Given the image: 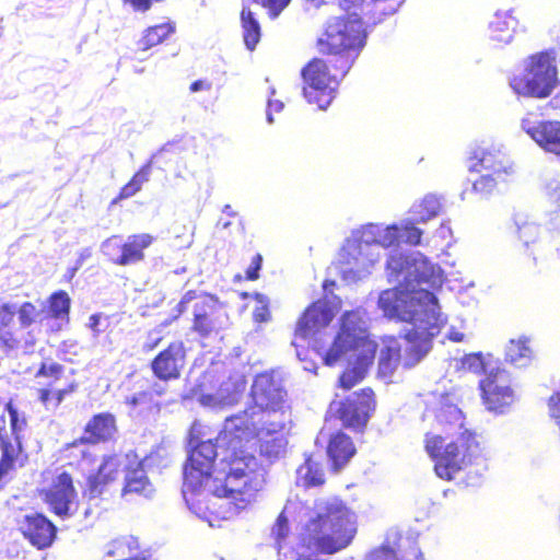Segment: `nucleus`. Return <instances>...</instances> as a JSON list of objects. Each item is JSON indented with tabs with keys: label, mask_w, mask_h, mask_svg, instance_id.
I'll return each instance as SVG.
<instances>
[{
	"label": "nucleus",
	"mask_w": 560,
	"mask_h": 560,
	"mask_svg": "<svg viewBox=\"0 0 560 560\" xmlns=\"http://www.w3.org/2000/svg\"><path fill=\"white\" fill-rule=\"evenodd\" d=\"M144 463L141 462L136 468H129L125 475V487L122 495L137 494L149 499L154 493V487L150 482L144 470Z\"/></svg>",
	"instance_id": "24"
},
{
	"label": "nucleus",
	"mask_w": 560,
	"mask_h": 560,
	"mask_svg": "<svg viewBox=\"0 0 560 560\" xmlns=\"http://www.w3.org/2000/svg\"><path fill=\"white\" fill-rule=\"evenodd\" d=\"M196 298L195 295V292L194 291H188L182 299V301L178 303V313L176 316H178L179 314H182L185 308H186V304L189 303L190 301H192L194 299Z\"/></svg>",
	"instance_id": "56"
},
{
	"label": "nucleus",
	"mask_w": 560,
	"mask_h": 560,
	"mask_svg": "<svg viewBox=\"0 0 560 560\" xmlns=\"http://www.w3.org/2000/svg\"><path fill=\"white\" fill-rule=\"evenodd\" d=\"M46 501L52 512L61 518L70 517L77 512V492L69 474L62 472L57 476L46 493Z\"/></svg>",
	"instance_id": "17"
},
{
	"label": "nucleus",
	"mask_w": 560,
	"mask_h": 560,
	"mask_svg": "<svg viewBox=\"0 0 560 560\" xmlns=\"http://www.w3.org/2000/svg\"><path fill=\"white\" fill-rule=\"evenodd\" d=\"M504 179V176H502V178H498V176L492 174H483L479 179L474 182L472 191L480 195L481 197H488L494 191L498 182Z\"/></svg>",
	"instance_id": "42"
},
{
	"label": "nucleus",
	"mask_w": 560,
	"mask_h": 560,
	"mask_svg": "<svg viewBox=\"0 0 560 560\" xmlns=\"http://www.w3.org/2000/svg\"><path fill=\"white\" fill-rule=\"evenodd\" d=\"M374 393L364 388L361 393H353L346 401L330 402L327 415L338 418L347 428L362 430L375 408Z\"/></svg>",
	"instance_id": "12"
},
{
	"label": "nucleus",
	"mask_w": 560,
	"mask_h": 560,
	"mask_svg": "<svg viewBox=\"0 0 560 560\" xmlns=\"http://www.w3.org/2000/svg\"><path fill=\"white\" fill-rule=\"evenodd\" d=\"M296 482L304 487L319 486L324 482V472L319 464L311 457L296 469Z\"/></svg>",
	"instance_id": "32"
},
{
	"label": "nucleus",
	"mask_w": 560,
	"mask_h": 560,
	"mask_svg": "<svg viewBox=\"0 0 560 560\" xmlns=\"http://www.w3.org/2000/svg\"><path fill=\"white\" fill-rule=\"evenodd\" d=\"M327 454L336 470L342 468L355 454V447L350 436L343 432H337L330 436Z\"/></svg>",
	"instance_id": "25"
},
{
	"label": "nucleus",
	"mask_w": 560,
	"mask_h": 560,
	"mask_svg": "<svg viewBox=\"0 0 560 560\" xmlns=\"http://www.w3.org/2000/svg\"><path fill=\"white\" fill-rule=\"evenodd\" d=\"M241 22L244 43L249 50H253L260 39V25L256 20L254 12L245 4L241 12Z\"/></svg>",
	"instance_id": "31"
},
{
	"label": "nucleus",
	"mask_w": 560,
	"mask_h": 560,
	"mask_svg": "<svg viewBox=\"0 0 560 560\" xmlns=\"http://www.w3.org/2000/svg\"><path fill=\"white\" fill-rule=\"evenodd\" d=\"M149 392H151L152 395L162 396L165 393V387L159 383H154Z\"/></svg>",
	"instance_id": "63"
},
{
	"label": "nucleus",
	"mask_w": 560,
	"mask_h": 560,
	"mask_svg": "<svg viewBox=\"0 0 560 560\" xmlns=\"http://www.w3.org/2000/svg\"><path fill=\"white\" fill-rule=\"evenodd\" d=\"M401 340L396 337H386L383 340V347L378 360V376L387 380L396 370L399 360L401 359Z\"/></svg>",
	"instance_id": "26"
},
{
	"label": "nucleus",
	"mask_w": 560,
	"mask_h": 560,
	"mask_svg": "<svg viewBox=\"0 0 560 560\" xmlns=\"http://www.w3.org/2000/svg\"><path fill=\"white\" fill-rule=\"evenodd\" d=\"M300 539L308 550L332 555L345 549L357 528L354 514L337 498H320L302 506Z\"/></svg>",
	"instance_id": "5"
},
{
	"label": "nucleus",
	"mask_w": 560,
	"mask_h": 560,
	"mask_svg": "<svg viewBox=\"0 0 560 560\" xmlns=\"http://www.w3.org/2000/svg\"><path fill=\"white\" fill-rule=\"evenodd\" d=\"M522 129L546 152L560 155V121L522 119Z\"/></svg>",
	"instance_id": "19"
},
{
	"label": "nucleus",
	"mask_w": 560,
	"mask_h": 560,
	"mask_svg": "<svg viewBox=\"0 0 560 560\" xmlns=\"http://www.w3.org/2000/svg\"><path fill=\"white\" fill-rule=\"evenodd\" d=\"M119 545H126L128 546L129 549L131 548H137L138 547V541L136 538L133 537H128V538H124L122 540L120 541H117Z\"/></svg>",
	"instance_id": "61"
},
{
	"label": "nucleus",
	"mask_w": 560,
	"mask_h": 560,
	"mask_svg": "<svg viewBox=\"0 0 560 560\" xmlns=\"http://www.w3.org/2000/svg\"><path fill=\"white\" fill-rule=\"evenodd\" d=\"M436 422L443 427L447 436L456 440L446 442L442 435H427L425 450L434 460L436 475L446 480L455 474L470 468L469 472L482 474L488 468V456L474 433L464 428V417L455 405L442 406L435 415Z\"/></svg>",
	"instance_id": "3"
},
{
	"label": "nucleus",
	"mask_w": 560,
	"mask_h": 560,
	"mask_svg": "<svg viewBox=\"0 0 560 560\" xmlns=\"http://www.w3.org/2000/svg\"><path fill=\"white\" fill-rule=\"evenodd\" d=\"M290 415L270 419L269 413L255 411L226 417L215 439L194 444L190 441L188 459L184 466L183 495L211 493L234 501L244 509L264 483V472L257 458L243 450V442L256 438L259 453L269 462L284 456L288 439L284 430Z\"/></svg>",
	"instance_id": "1"
},
{
	"label": "nucleus",
	"mask_w": 560,
	"mask_h": 560,
	"mask_svg": "<svg viewBox=\"0 0 560 560\" xmlns=\"http://www.w3.org/2000/svg\"><path fill=\"white\" fill-rule=\"evenodd\" d=\"M475 159L478 160V164L481 170L487 171V174H492L498 176V178H502V176H506L512 172V165L509 160L502 154L500 151H485L481 150L479 153L475 154ZM477 171V164L472 166Z\"/></svg>",
	"instance_id": "27"
},
{
	"label": "nucleus",
	"mask_w": 560,
	"mask_h": 560,
	"mask_svg": "<svg viewBox=\"0 0 560 560\" xmlns=\"http://www.w3.org/2000/svg\"><path fill=\"white\" fill-rule=\"evenodd\" d=\"M186 364V350L183 341H174L161 351L151 362V370L160 381L177 380Z\"/></svg>",
	"instance_id": "18"
},
{
	"label": "nucleus",
	"mask_w": 560,
	"mask_h": 560,
	"mask_svg": "<svg viewBox=\"0 0 560 560\" xmlns=\"http://www.w3.org/2000/svg\"><path fill=\"white\" fill-rule=\"evenodd\" d=\"M399 225L368 223L353 229L345 238L335 261L328 268L330 276L342 280H364L373 276L382 259V248L400 243Z\"/></svg>",
	"instance_id": "4"
},
{
	"label": "nucleus",
	"mask_w": 560,
	"mask_h": 560,
	"mask_svg": "<svg viewBox=\"0 0 560 560\" xmlns=\"http://www.w3.org/2000/svg\"><path fill=\"white\" fill-rule=\"evenodd\" d=\"M418 220L415 219H404L401 220L399 223H397L399 225V234H401L402 236H400V241L409 244V245H418L420 244V238H421V235H422V231L420 229H418L416 226V224H418Z\"/></svg>",
	"instance_id": "39"
},
{
	"label": "nucleus",
	"mask_w": 560,
	"mask_h": 560,
	"mask_svg": "<svg viewBox=\"0 0 560 560\" xmlns=\"http://www.w3.org/2000/svg\"><path fill=\"white\" fill-rule=\"evenodd\" d=\"M69 311L70 298L66 292L59 291L50 296L49 312L55 318L68 323Z\"/></svg>",
	"instance_id": "38"
},
{
	"label": "nucleus",
	"mask_w": 560,
	"mask_h": 560,
	"mask_svg": "<svg viewBox=\"0 0 560 560\" xmlns=\"http://www.w3.org/2000/svg\"><path fill=\"white\" fill-rule=\"evenodd\" d=\"M108 324V318L102 314H93L89 319V327L95 335L103 332Z\"/></svg>",
	"instance_id": "45"
},
{
	"label": "nucleus",
	"mask_w": 560,
	"mask_h": 560,
	"mask_svg": "<svg viewBox=\"0 0 560 560\" xmlns=\"http://www.w3.org/2000/svg\"><path fill=\"white\" fill-rule=\"evenodd\" d=\"M527 342V339L510 340L505 348V360L517 368L527 366L533 355Z\"/></svg>",
	"instance_id": "30"
},
{
	"label": "nucleus",
	"mask_w": 560,
	"mask_h": 560,
	"mask_svg": "<svg viewBox=\"0 0 560 560\" xmlns=\"http://www.w3.org/2000/svg\"><path fill=\"white\" fill-rule=\"evenodd\" d=\"M558 83L555 57L550 52H540L529 57L524 72L510 81L513 91L523 96L548 97Z\"/></svg>",
	"instance_id": "8"
},
{
	"label": "nucleus",
	"mask_w": 560,
	"mask_h": 560,
	"mask_svg": "<svg viewBox=\"0 0 560 560\" xmlns=\"http://www.w3.org/2000/svg\"><path fill=\"white\" fill-rule=\"evenodd\" d=\"M299 504L300 503L289 501L285 504L281 514L278 516L276 524L273 525L272 532H271V534L278 545H280V542L288 537V534L290 532L289 523H288V514H291L293 511H295Z\"/></svg>",
	"instance_id": "37"
},
{
	"label": "nucleus",
	"mask_w": 560,
	"mask_h": 560,
	"mask_svg": "<svg viewBox=\"0 0 560 560\" xmlns=\"http://www.w3.org/2000/svg\"><path fill=\"white\" fill-rule=\"evenodd\" d=\"M150 175V163L144 165L133 177L130 182H132L139 189L141 188L142 184L149 180Z\"/></svg>",
	"instance_id": "49"
},
{
	"label": "nucleus",
	"mask_w": 560,
	"mask_h": 560,
	"mask_svg": "<svg viewBox=\"0 0 560 560\" xmlns=\"http://www.w3.org/2000/svg\"><path fill=\"white\" fill-rule=\"evenodd\" d=\"M302 77L306 84L303 89L305 98L308 103H316L319 109H326L339 84L337 74L329 72L325 60L314 59L302 70Z\"/></svg>",
	"instance_id": "11"
},
{
	"label": "nucleus",
	"mask_w": 560,
	"mask_h": 560,
	"mask_svg": "<svg viewBox=\"0 0 560 560\" xmlns=\"http://www.w3.org/2000/svg\"><path fill=\"white\" fill-rule=\"evenodd\" d=\"M340 304L341 301L337 296H334L331 306L328 305L327 301H317L313 303L299 319L292 345L299 348V339L306 341L319 329L326 327L332 320L335 312Z\"/></svg>",
	"instance_id": "16"
},
{
	"label": "nucleus",
	"mask_w": 560,
	"mask_h": 560,
	"mask_svg": "<svg viewBox=\"0 0 560 560\" xmlns=\"http://www.w3.org/2000/svg\"><path fill=\"white\" fill-rule=\"evenodd\" d=\"M1 409H5V413H9L12 432L15 434L16 441H19V433L26 427L25 417L20 415L11 400L3 404Z\"/></svg>",
	"instance_id": "43"
},
{
	"label": "nucleus",
	"mask_w": 560,
	"mask_h": 560,
	"mask_svg": "<svg viewBox=\"0 0 560 560\" xmlns=\"http://www.w3.org/2000/svg\"><path fill=\"white\" fill-rule=\"evenodd\" d=\"M283 108V103L281 101H272V100H269L268 101V105H267V121L269 124H272L273 122V117H272V112H281Z\"/></svg>",
	"instance_id": "50"
},
{
	"label": "nucleus",
	"mask_w": 560,
	"mask_h": 560,
	"mask_svg": "<svg viewBox=\"0 0 560 560\" xmlns=\"http://www.w3.org/2000/svg\"><path fill=\"white\" fill-rule=\"evenodd\" d=\"M254 318L258 323H265L269 319V311L266 306L259 307L254 312Z\"/></svg>",
	"instance_id": "55"
},
{
	"label": "nucleus",
	"mask_w": 560,
	"mask_h": 560,
	"mask_svg": "<svg viewBox=\"0 0 560 560\" xmlns=\"http://www.w3.org/2000/svg\"><path fill=\"white\" fill-rule=\"evenodd\" d=\"M125 402L132 409H138L139 413L142 415H155L160 412V402L153 399L151 392L142 390L135 393L127 396Z\"/></svg>",
	"instance_id": "34"
},
{
	"label": "nucleus",
	"mask_w": 560,
	"mask_h": 560,
	"mask_svg": "<svg viewBox=\"0 0 560 560\" xmlns=\"http://www.w3.org/2000/svg\"><path fill=\"white\" fill-rule=\"evenodd\" d=\"M35 323L30 328H21L19 325L14 331H18V336L21 339L19 347L14 348L12 351H22L24 354L32 353L34 351V346L37 339V334L39 329L34 327Z\"/></svg>",
	"instance_id": "40"
},
{
	"label": "nucleus",
	"mask_w": 560,
	"mask_h": 560,
	"mask_svg": "<svg viewBox=\"0 0 560 560\" xmlns=\"http://www.w3.org/2000/svg\"><path fill=\"white\" fill-rule=\"evenodd\" d=\"M160 341V337H154V334L150 332L148 337V342L145 343L144 348H147L148 350H152L159 345Z\"/></svg>",
	"instance_id": "58"
},
{
	"label": "nucleus",
	"mask_w": 560,
	"mask_h": 560,
	"mask_svg": "<svg viewBox=\"0 0 560 560\" xmlns=\"http://www.w3.org/2000/svg\"><path fill=\"white\" fill-rule=\"evenodd\" d=\"M385 276L396 280H443V271L420 253L392 249L385 260Z\"/></svg>",
	"instance_id": "10"
},
{
	"label": "nucleus",
	"mask_w": 560,
	"mask_h": 560,
	"mask_svg": "<svg viewBox=\"0 0 560 560\" xmlns=\"http://www.w3.org/2000/svg\"><path fill=\"white\" fill-rule=\"evenodd\" d=\"M116 432V420L112 413L95 415L85 425L83 435L73 443L97 444L110 440Z\"/></svg>",
	"instance_id": "21"
},
{
	"label": "nucleus",
	"mask_w": 560,
	"mask_h": 560,
	"mask_svg": "<svg viewBox=\"0 0 560 560\" xmlns=\"http://www.w3.org/2000/svg\"><path fill=\"white\" fill-rule=\"evenodd\" d=\"M139 190L140 189L132 182H129L127 185L122 187L120 191V198H129Z\"/></svg>",
	"instance_id": "53"
},
{
	"label": "nucleus",
	"mask_w": 560,
	"mask_h": 560,
	"mask_svg": "<svg viewBox=\"0 0 560 560\" xmlns=\"http://www.w3.org/2000/svg\"><path fill=\"white\" fill-rule=\"evenodd\" d=\"M291 0H264V7L269 10L271 18H277Z\"/></svg>",
	"instance_id": "46"
},
{
	"label": "nucleus",
	"mask_w": 560,
	"mask_h": 560,
	"mask_svg": "<svg viewBox=\"0 0 560 560\" xmlns=\"http://www.w3.org/2000/svg\"><path fill=\"white\" fill-rule=\"evenodd\" d=\"M376 348V343L369 339L364 323L360 320L358 314L347 313L342 317L340 331L324 360L327 365H332L343 354L351 352L348 359L351 366L339 377L340 387L350 389L364 377L374 360Z\"/></svg>",
	"instance_id": "7"
},
{
	"label": "nucleus",
	"mask_w": 560,
	"mask_h": 560,
	"mask_svg": "<svg viewBox=\"0 0 560 560\" xmlns=\"http://www.w3.org/2000/svg\"><path fill=\"white\" fill-rule=\"evenodd\" d=\"M175 32L174 23H162L155 26L148 27L142 38L139 40V46L143 50H148L153 46L162 43L167 36Z\"/></svg>",
	"instance_id": "33"
},
{
	"label": "nucleus",
	"mask_w": 560,
	"mask_h": 560,
	"mask_svg": "<svg viewBox=\"0 0 560 560\" xmlns=\"http://www.w3.org/2000/svg\"><path fill=\"white\" fill-rule=\"evenodd\" d=\"M395 289L385 290L378 298V306L385 316L409 325L405 329V357L402 365L413 368L430 351L432 339L446 323L436 296L425 289H416L413 282H399Z\"/></svg>",
	"instance_id": "2"
},
{
	"label": "nucleus",
	"mask_w": 560,
	"mask_h": 560,
	"mask_svg": "<svg viewBox=\"0 0 560 560\" xmlns=\"http://www.w3.org/2000/svg\"><path fill=\"white\" fill-rule=\"evenodd\" d=\"M119 466V457H106L100 466L97 472L89 477L85 494L89 495L90 499H95L101 495L105 487L117 478Z\"/></svg>",
	"instance_id": "22"
},
{
	"label": "nucleus",
	"mask_w": 560,
	"mask_h": 560,
	"mask_svg": "<svg viewBox=\"0 0 560 560\" xmlns=\"http://www.w3.org/2000/svg\"><path fill=\"white\" fill-rule=\"evenodd\" d=\"M153 242V236L147 233L129 235L126 240L113 235L102 243V253L110 261L119 266L137 264L144 258L143 250Z\"/></svg>",
	"instance_id": "15"
},
{
	"label": "nucleus",
	"mask_w": 560,
	"mask_h": 560,
	"mask_svg": "<svg viewBox=\"0 0 560 560\" xmlns=\"http://www.w3.org/2000/svg\"><path fill=\"white\" fill-rule=\"evenodd\" d=\"M250 395L255 406L240 412L248 415L255 411L269 413L270 419H281V413L290 415L285 410L287 390L279 373L264 372L256 375L252 385Z\"/></svg>",
	"instance_id": "9"
},
{
	"label": "nucleus",
	"mask_w": 560,
	"mask_h": 560,
	"mask_svg": "<svg viewBox=\"0 0 560 560\" xmlns=\"http://www.w3.org/2000/svg\"><path fill=\"white\" fill-rule=\"evenodd\" d=\"M262 257L257 254L254 256L252 264L246 270L247 280H257L259 277V270L261 268Z\"/></svg>",
	"instance_id": "47"
},
{
	"label": "nucleus",
	"mask_w": 560,
	"mask_h": 560,
	"mask_svg": "<svg viewBox=\"0 0 560 560\" xmlns=\"http://www.w3.org/2000/svg\"><path fill=\"white\" fill-rule=\"evenodd\" d=\"M1 446H2V457L1 458L14 463L15 455H16L14 446L11 443L4 442V441H2Z\"/></svg>",
	"instance_id": "51"
},
{
	"label": "nucleus",
	"mask_w": 560,
	"mask_h": 560,
	"mask_svg": "<svg viewBox=\"0 0 560 560\" xmlns=\"http://www.w3.org/2000/svg\"><path fill=\"white\" fill-rule=\"evenodd\" d=\"M405 0H341L340 5L343 10L353 12L346 16L332 18L328 21L324 37L319 39L322 51L335 55L336 60H329V63L336 71H340L342 77L352 66L350 51L360 49L364 46L365 33L361 15L355 11L360 8L363 11L364 5L370 2L375 3L377 10L385 14H394Z\"/></svg>",
	"instance_id": "6"
},
{
	"label": "nucleus",
	"mask_w": 560,
	"mask_h": 560,
	"mask_svg": "<svg viewBox=\"0 0 560 560\" xmlns=\"http://www.w3.org/2000/svg\"><path fill=\"white\" fill-rule=\"evenodd\" d=\"M551 189H552V191L550 192V197L558 205V207L560 209V186H557Z\"/></svg>",
	"instance_id": "64"
},
{
	"label": "nucleus",
	"mask_w": 560,
	"mask_h": 560,
	"mask_svg": "<svg viewBox=\"0 0 560 560\" xmlns=\"http://www.w3.org/2000/svg\"><path fill=\"white\" fill-rule=\"evenodd\" d=\"M22 532L33 546L44 549L52 544L57 528L46 516L35 513L25 516Z\"/></svg>",
	"instance_id": "20"
},
{
	"label": "nucleus",
	"mask_w": 560,
	"mask_h": 560,
	"mask_svg": "<svg viewBox=\"0 0 560 560\" xmlns=\"http://www.w3.org/2000/svg\"><path fill=\"white\" fill-rule=\"evenodd\" d=\"M211 89V83L203 81V80H197L191 83L189 90L190 92H199V91H209Z\"/></svg>",
	"instance_id": "54"
},
{
	"label": "nucleus",
	"mask_w": 560,
	"mask_h": 560,
	"mask_svg": "<svg viewBox=\"0 0 560 560\" xmlns=\"http://www.w3.org/2000/svg\"><path fill=\"white\" fill-rule=\"evenodd\" d=\"M515 226L518 238L523 242L524 246L528 247L538 240L540 228L535 222L528 221L525 217L516 215Z\"/></svg>",
	"instance_id": "36"
},
{
	"label": "nucleus",
	"mask_w": 560,
	"mask_h": 560,
	"mask_svg": "<svg viewBox=\"0 0 560 560\" xmlns=\"http://www.w3.org/2000/svg\"><path fill=\"white\" fill-rule=\"evenodd\" d=\"M18 315V322L21 328H30L36 323L40 313L30 302L19 305L16 303L0 304V347L5 352H11L19 347L21 342L18 331H14V316Z\"/></svg>",
	"instance_id": "13"
},
{
	"label": "nucleus",
	"mask_w": 560,
	"mask_h": 560,
	"mask_svg": "<svg viewBox=\"0 0 560 560\" xmlns=\"http://www.w3.org/2000/svg\"><path fill=\"white\" fill-rule=\"evenodd\" d=\"M365 560H422V553L413 541H408V550L402 553L401 546L398 551L388 545L371 551Z\"/></svg>",
	"instance_id": "29"
},
{
	"label": "nucleus",
	"mask_w": 560,
	"mask_h": 560,
	"mask_svg": "<svg viewBox=\"0 0 560 560\" xmlns=\"http://www.w3.org/2000/svg\"><path fill=\"white\" fill-rule=\"evenodd\" d=\"M50 396H51V393L49 389H40L39 390V400L48 406L49 401H50Z\"/></svg>",
	"instance_id": "60"
},
{
	"label": "nucleus",
	"mask_w": 560,
	"mask_h": 560,
	"mask_svg": "<svg viewBox=\"0 0 560 560\" xmlns=\"http://www.w3.org/2000/svg\"><path fill=\"white\" fill-rule=\"evenodd\" d=\"M214 328L215 325L209 313H198L194 318V329L201 336H208Z\"/></svg>",
	"instance_id": "44"
},
{
	"label": "nucleus",
	"mask_w": 560,
	"mask_h": 560,
	"mask_svg": "<svg viewBox=\"0 0 560 560\" xmlns=\"http://www.w3.org/2000/svg\"><path fill=\"white\" fill-rule=\"evenodd\" d=\"M515 25L516 21L509 12H495L489 23L490 38L499 45L509 44Z\"/></svg>",
	"instance_id": "28"
},
{
	"label": "nucleus",
	"mask_w": 560,
	"mask_h": 560,
	"mask_svg": "<svg viewBox=\"0 0 560 560\" xmlns=\"http://www.w3.org/2000/svg\"><path fill=\"white\" fill-rule=\"evenodd\" d=\"M211 308L206 302H198L195 304L194 308V317L196 318V315L198 313H209L208 310Z\"/></svg>",
	"instance_id": "59"
},
{
	"label": "nucleus",
	"mask_w": 560,
	"mask_h": 560,
	"mask_svg": "<svg viewBox=\"0 0 560 560\" xmlns=\"http://www.w3.org/2000/svg\"><path fill=\"white\" fill-rule=\"evenodd\" d=\"M440 207V200L435 196H425L420 202L413 205V211L422 212V209L425 210V214L416 217V220L422 223L427 222L439 213Z\"/></svg>",
	"instance_id": "41"
},
{
	"label": "nucleus",
	"mask_w": 560,
	"mask_h": 560,
	"mask_svg": "<svg viewBox=\"0 0 560 560\" xmlns=\"http://www.w3.org/2000/svg\"><path fill=\"white\" fill-rule=\"evenodd\" d=\"M463 368L477 374L483 372L486 376L489 375V371H491V369H500L492 361V357L490 354L483 357L481 353H470L465 355L463 359Z\"/></svg>",
	"instance_id": "35"
},
{
	"label": "nucleus",
	"mask_w": 560,
	"mask_h": 560,
	"mask_svg": "<svg viewBox=\"0 0 560 560\" xmlns=\"http://www.w3.org/2000/svg\"><path fill=\"white\" fill-rule=\"evenodd\" d=\"M481 396L486 408L497 415L509 411L516 400L511 388L510 374L502 369H491L489 375L480 381Z\"/></svg>",
	"instance_id": "14"
},
{
	"label": "nucleus",
	"mask_w": 560,
	"mask_h": 560,
	"mask_svg": "<svg viewBox=\"0 0 560 560\" xmlns=\"http://www.w3.org/2000/svg\"><path fill=\"white\" fill-rule=\"evenodd\" d=\"M13 467L14 463L2 458L0 459V488L5 483L4 478L13 469Z\"/></svg>",
	"instance_id": "52"
},
{
	"label": "nucleus",
	"mask_w": 560,
	"mask_h": 560,
	"mask_svg": "<svg viewBox=\"0 0 560 560\" xmlns=\"http://www.w3.org/2000/svg\"><path fill=\"white\" fill-rule=\"evenodd\" d=\"M62 370V366L58 363L52 364H42L37 372V376H58Z\"/></svg>",
	"instance_id": "48"
},
{
	"label": "nucleus",
	"mask_w": 560,
	"mask_h": 560,
	"mask_svg": "<svg viewBox=\"0 0 560 560\" xmlns=\"http://www.w3.org/2000/svg\"><path fill=\"white\" fill-rule=\"evenodd\" d=\"M71 392H73V386L58 390L55 395V399H56L55 407H58L63 401L65 397L68 394H70Z\"/></svg>",
	"instance_id": "57"
},
{
	"label": "nucleus",
	"mask_w": 560,
	"mask_h": 560,
	"mask_svg": "<svg viewBox=\"0 0 560 560\" xmlns=\"http://www.w3.org/2000/svg\"><path fill=\"white\" fill-rule=\"evenodd\" d=\"M336 282H323V291L325 293V296L327 298L329 294L332 295L334 289H335Z\"/></svg>",
	"instance_id": "62"
},
{
	"label": "nucleus",
	"mask_w": 560,
	"mask_h": 560,
	"mask_svg": "<svg viewBox=\"0 0 560 560\" xmlns=\"http://www.w3.org/2000/svg\"><path fill=\"white\" fill-rule=\"evenodd\" d=\"M243 387L244 386L242 384L237 385L235 383L228 382L222 384L215 394L200 395L198 400L205 407L224 409L238 402Z\"/></svg>",
	"instance_id": "23"
}]
</instances>
